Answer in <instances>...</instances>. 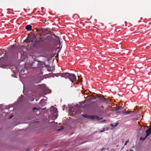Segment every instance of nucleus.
I'll return each mask as SVG.
<instances>
[{
    "label": "nucleus",
    "mask_w": 151,
    "mask_h": 151,
    "mask_svg": "<svg viewBox=\"0 0 151 151\" xmlns=\"http://www.w3.org/2000/svg\"><path fill=\"white\" fill-rule=\"evenodd\" d=\"M45 63V62L40 61L34 60L32 63V67L33 68H41L43 67Z\"/></svg>",
    "instance_id": "nucleus-1"
},
{
    "label": "nucleus",
    "mask_w": 151,
    "mask_h": 151,
    "mask_svg": "<svg viewBox=\"0 0 151 151\" xmlns=\"http://www.w3.org/2000/svg\"><path fill=\"white\" fill-rule=\"evenodd\" d=\"M64 78H68L72 83H74L76 82V78L75 75L73 73H65L64 75Z\"/></svg>",
    "instance_id": "nucleus-2"
},
{
    "label": "nucleus",
    "mask_w": 151,
    "mask_h": 151,
    "mask_svg": "<svg viewBox=\"0 0 151 151\" xmlns=\"http://www.w3.org/2000/svg\"><path fill=\"white\" fill-rule=\"evenodd\" d=\"M50 111L51 114H52V117L56 119L58 117V111L56 107L52 106L50 108Z\"/></svg>",
    "instance_id": "nucleus-3"
},
{
    "label": "nucleus",
    "mask_w": 151,
    "mask_h": 151,
    "mask_svg": "<svg viewBox=\"0 0 151 151\" xmlns=\"http://www.w3.org/2000/svg\"><path fill=\"white\" fill-rule=\"evenodd\" d=\"M90 119L92 120L98 121L99 120L100 117L96 115H93L90 116Z\"/></svg>",
    "instance_id": "nucleus-4"
},
{
    "label": "nucleus",
    "mask_w": 151,
    "mask_h": 151,
    "mask_svg": "<svg viewBox=\"0 0 151 151\" xmlns=\"http://www.w3.org/2000/svg\"><path fill=\"white\" fill-rule=\"evenodd\" d=\"M54 56V55H52L50 53H49L45 54L43 57L46 58L48 59H49L53 57Z\"/></svg>",
    "instance_id": "nucleus-5"
},
{
    "label": "nucleus",
    "mask_w": 151,
    "mask_h": 151,
    "mask_svg": "<svg viewBox=\"0 0 151 151\" xmlns=\"http://www.w3.org/2000/svg\"><path fill=\"white\" fill-rule=\"evenodd\" d=\"M145 132L146 133V137H147L148 136L150 135L151 134V126L147 129L146 131Z\"/></svg>",
    "instance_id": "nucleus-6"
},
{
    "label": "nucleus",
    "mask_w": 151,
    "mask_h": 151,
    "mask_svg": "<svg viewBox=\"0 0 151 151\" xmlns=\"http://www.w3.org/2000/svg\"><path fill=\"white\" fill-rule=\"evenodd\" d=\"M65 74V73H58L55 74V76L58 77L59 76H61L62 77L64 78V75Z\"/></svg>",
    "instance_id": "nucleus-7"
},
{
    "label": "nucleus",
    "mask_w": 151,
    "mask_h": 151,
    "mask_svg": "<svg viewBox=\"0 0 151 151\" xmlns=\"http://www.w3.org/2000/svg\"><path fill=\"white\" fill-rule=\"evenodd\" d=\"M25 29L27 31H30L32 30V26L30 25H27L26 26Z\"/></svg>",
    "instance_id": "nucleus-8"
},
{
    "label": "nucleus",
    "mask_w": 151,
    "mask_h": 151,
    "mask_svg": "<svg viewBox=\"0 0 151 151\" xmlns=\"http://www.w3.org/2000/svg\"><path fill=\"white\" fill-rule=\"evenodd\" d=\"M46 39L45 37H41L39 38V40L40 43H42Z\"/></svg>",
    "instance_id": "nucleus-9"
},
{
    "label": "nucleus",
    "mask_w": 151,
    "mask_h": 151,
    "mask_svg": "<svg viewBox=\"0 0 151 151\" xmlns=\"http://www.w3.org/2000/svg\"><path fill=\"white\" fill-rule=\"evenodd\" d=\"M35 98V96L33 95H32V96L29 97V100L31 101H33Z\"/></svg>",
    "instance_id": "nucleus-10"
},
{
    "label": "nucleus",
    "mask_w": 151,
    "mask_h": 151,
    "mask_svg": "<svg viewBox=\"0 0 151 151\" xmlns=\"http://www.w3.org/2000/svg\"><path fill=\"white\" fill-rule=\"evenodd\" d=\"M83 116L85 118H89L90 119V116H88L86 114H84L83 115Z\"/></svg>",
    "instance_id": "nucleus-11"
},
{
    "label": "nucleus",
    "mask_w": 151,
    "mask_h": 151,
    "mask_svg": "<svg viewBox=\"0 0 151 151\" xmlns=\"http://www.w3.org/2000/svg\"><path fill=\"white\" fill-rule=\"evenodd\" d=\"M147 137H146V136H145V137L144 138H143L142 137H141V138H140V140H142V141H144Z\"/></svg>",
    "instance_id": "nucleus-12"
},
{
    "label": "nucleus",
    "mask_w": 151,
    "mask_h": 151,
    "mask_svg": "<svg viewBox=\"0 0 151 151\" xmlns=\"http://www.w3.org/2000/svg\"><path fill=\"white\" fill-rule=\"evenodd\" d=\"M122 107L121 106H119L117 107V108L115 110H118L119 109H122Z\"/></svg>",
    "instance_id": "nucleus-13"
},
{
    "label": "nucleus",
    "mask_w": 151,
    "mask_h": 151,
    "mask_svg": "<svg viewBox=\"0 0 151 151\" xmlns=\"http://www.w3.org/2000/svg\"><path fill=\"white\" fill-rule=\"evenodd\" d=\"M23 97L24 96L22 95L21 96L19 97V99L20 101H22V99L23 98Z\"/></svg>",
    "instance_id": "nucleus-14"
},
{
    "label": "nucleus",
    "mask_w": 151,
    "mask_h": 151,
    "mask_svg": "<svg viewBox=\"0 0 151 151\" xmlns=\"http://www.w3.org/2000/svg\"><path fill=\"white\" fill-rule=\"evenodd\" d=\"M44 89V90H46L47 92H48V91L49 90V88L48 87H45Z\"/></svg>",
    "instance_id": "nucleus-15"
},
{
    "label": "nucleus",
    "mask_w": 151,
    "mask_h": 151,
    "mask_svg": "<svg viewBox=\"0 0 151 151\" xmlns=\"http://www.w3.org/2000/svg\"><path fill=\"white\" fill-rule=\"evenodd\" d=\"M118 124H119V123H117L116 124H115L114 126H112L113 124H111V126H112V127H115L117 126L118 125Z\"/></svg>",
    "instance_id": "nucleus-16"
},
{
    "label": "nucleus",
    "mask_w": 151,
    "mask_h": 151,
    "mask_svg": "<svg viewBox=\"0 0 151 151\" xmlns=\"http://www.w3.org/2000/svg\"><path fill=\"white\" fill-rule=\"evenodd\" d=\"M130 112V111H126V112H124L123 111H122V114H129Z\"/></svg>",
    "instance_id": "nucleus-17"
},
{
    "label": "nucleus",
    "mask_w": 151,
    "mask_h": 151,
    "mask_svg": "<svg viewBox=\"0 0 151 151\" xmlns=\"http://www.w3.org/2000/svg\"><path fill=\"white\" fill-rule=\"evenodd\" d=\"M32 110L34 111H35V110H38V109L36 107H34L33 108Z\"/></svg>",
    "instance_id": "nucleus-18"
},
{
    "label": "nucleus",
    "mask_w": 151,
    "mask_h": 151,
    "mask_svg": "<svg viewBox=\"0 0 151 151\" xmlns=\"http://www.w3.org/2000/svg\"><path fill=\"white\" fill-rule=\"evenodd\" d=\"M24 41L26 42L27 43H29V40H28L27 38L25 39L24 40Z\"/></svg>",
    "instance_id": "nucleus-19"
},
{
    "label": "nucleus",
    "mask_w": 151,
    "mask_h": 151,
    "mask_svg": "<svg viewBox=\"0 0 151 151\" xmlns=\"http://www.w3.org/2000/svg\"><path fill=\"white\" fill-rule=\"evenodd\" d=\"M35 43H39V40H36L35 41Z\"/></svg>",
    "instance_id": "nucleus-20"
},
{
    "label": "nucleus",
    "mask_w": 151,
    "mask_h": 151,
    "mask_svg": "<svg viewBox=\"0 0 151 151\" xmlns=\"http://www.w3.org/2000/svg\"><path fill=\"white\" fill-rule=\"evenodd\" d=\"M40 80H38L37 81H35L34 83H39L40 82Z\"/></svg>",
    "instance_id": "nucleus-21"
},
{
    "label": "nucleus",
    "mask_w": 151,
    "mask_h": 151,
    "mask_svg": "<svg viewBox=\"0 0 151 151\" xmlns=\"http://www.w3.org/2000/svg\"><path fill=\"white\" fill-rule=\"evenodd\" d=\"M129 140H127L126 142H125V144H124V145H127V142H129Z\"/></svg>",
    "instance_id": "nucleus-22"
},
{
    "label": "nucleus",
    "mask_w": 151,
    "mask_h": 151,
    "mask_svg": "<svg viewBox=\"0 0 151 151\" xmlns=\"http://www.w3.org/2000/svg\"><path fill=\"white\" fill-rule=\"evenodd\" d=\"M13 116V115H12L11 116H9V119H11L12 117Z\"/></svg>",
    "instance_id": "nucleus-23"
},
{
    "label": "nucleus",
    "mask_w": 151,
    "mask_h": 151,
    "mask_svg": "<svg viewBox=\"0 0 151 151\" xmlns=\"http://www.w3.org/2000/svg\"><path fill=\"white\" fill-rule=\"evenodd\" d=\"M65 105H63V110H65Z\"/></svg>",
    "instance_id": "nucleus-24"
},
{
    "label": "nucleus",
    "mask_w": 151,
    "mask_h": 151,
    "mask_svg": "<svg viewBox=\"0 0 151 151\" xmlns=\"http://www.w3.org/2000/svg\"><path fill=\"white\" fill-rule=\"evenodd\" d=\"M116 112L117 113H119L120 112H121L122 113V111H118V110H116Z\"/></svg>",
    "instance_id": "nucleus-25"
},
{
    "label": "nucleus",
    "mask_w": 151,
    "mask_h": 151,
    "mask_svg": "<svg viewBox=\"0 0 151 151\" xmlns=\"http://www.w3.org/2000/svg\"><path fill=\"white\" fill-rule=\"evenodd\" d=\"M29 43H30V42L33 43L34 42L33 40H29Z\"/></svg>",
    "instance_id": "nucleus-26"
},
{
    "label": "nucleus",
    "mask_w": 151,
    "mask_h": 151,
    "mask_svg": "<svg viewBox=\"0 0 151 151\" xmlns=\"http://www.w3.org/2000/svg\"><path fill=\"white\" fill-rule=\"evenodd\" d=\"M104 149H105V148H101V151H104Z\"/></svg>",
    "instance_id": "nucleus-27"
},
{
    "label": "nucleus",
    "mask_w": 151,
    "mask_h": 151,
    "mask_svg": "<svg viewBox=\"0 0 151 151\" xmlns=\"http://www.w3.org/2000/svg\"><path fill=\"white\" fill-rule=\"evenodd\" d=\"M104 131V129L102 130H101L100 131V132H103Z\"/></svg>",
    "instance_id": "nucleus-28"
},
{
    "label": "nucleus",
    "mask_w": 151,
    "mask_h": 151,
    "mask_svg": "<svg viewBox=\"0 0 151 151\" xmlns=\"http://www.w3.org/2000/svg\"><path fill=\"white\" fill-rule=\"evenodd\" d=\"M63 128H63V127L61 129H58V131H60V130H61V129H63Z\"/></svg>",
    "instance_id": "nucleus-29"
},
{
    "label": "nucleus",
    "mask_w": 151,
    "mask_h": 151,
    "mask_svg": "<svg viewBox=\"0 0 151 151\" xmlns=\"http://www.w3.org/2000/svg\"><path fill=\"white\" fill-rule=\"evenodd\" d=\"M100 109H103V107L102 106H101L100 107Z\"/></svg>",
    "instance_id": "nucleus-30"
},
{
    "label": "nucleus",
    "mask_w": 151,
    "mask_h": 151,
    "mask_svg": "<svg viewBox=\"0 0 151 151\" xmlns=\"http://www.w3.org/2000/svg\"><path fill=\"white\" fill-rule=\"evenodd\" d=\"M106 120H103V121H101V122H106Z\"/></svg>",
    "instance_id": "nucleus-31"
},
{
    "label": "nucleus",
    "mask_w": 151,
    "mask_h": 151,
    "mask_svg": "<svg viewBox=\"0 0 151 151\" xmlns=\"http://www.w3.org/2000/svg\"><path fill=\"white\" fill-rule=\"evenodd\" d=\"M23 93L24 94V95H25V92H24V89L23 90Z\"/></svg>",
    "instance_id": "nucleus-32"
},
{
    "label": "nucleus",
    "mask_w": 151,
    "mask_h": 151,
    "mask_svg": "<svg viewBox=\"0 0 151 151\" xmlns=\"http://www.w3.org/2000/svg\"><path fill=\"white\" fill-rule=\"evenodd\" d=\"M3 58H4V57H2L1 58H0V60H1V59Z\"/></svg>",
    "instance_id": "nucleus-33"
},
{
    "label": "nucleus",
    "mask_w": 151,
    "mask_h": 151,
    "mask_svg": "<svg viewBox=\"0 0 151 151\" xmlns=\"http://www.w3.org/2000/svg\"><path fill=\"white\" fill-rule=\"evenodd\" d=\"M56 37L58 38L59 39V37L58 36H56Z\"/></svg>",
    "instance_id": "nucleus-34"
},
{
    "label": "nucleus",
    "mask_w": 151,
    "mask_h": 151,
    "mask_svg": "<svg viewBox=\"0 0 151 151\" xmlns=\"http://www.w3.org/2000/svg\"><path fill=\"white\" fill-rule=\"evenodd\" d=\"M103 119V118H100L99 120H101V119Z\"/></svg>",
    "instance_id": "nucleus-35"
},
{
    "label": "nucleus",
    "mask_w": 151,
    "mask_h": 151,
    "mask_svg": "<svg viewBox=\"0 0 151 151\" xmlns=\"http://www.w3.org/2000/svg\"><path fill=\"white\" fill-rule=\"evenodd\" d=\"M35 37H36V36H35H35H34V38H35Z\"/></svg>",
    "instance_id": "nucleus-36"
},
{
    "label": "nucleus",
    "mask_w": 151,
    "mask_h": 151,
    "mask_svg": "<svg viewBox=\"0 0 151 151\" xmlns=\"http://www.w3.org/2000/svg\"><path fill=\"white\" fill-rule=\"evenodd\" d=\"M6 53H5L4 55V56H6Z\"/></svg>",
    "instance_id": "nucleus-37"
},
{
    "label": "nucleus",
    "mask_w": 151,
    "mask_h": 151,
    "mask_svg": "<svg viewBox=\"0 0 151 151\" xmlns=\"http://www.w3.org/2000/svg\"><path fill=\"white\" fill-rule=\"evenodd\" d=\"M12 76H13V77H14V76H13V75H12Z\"/></svg>",
    "instance_id": "nucleus-38"
},
{
    "label": "nucleus",
    "mask_w": 151,
    "mask_h": 151,
    "mask_svg": "<svg viewBox=\"0 0 151 151\" xmlns=\"http://www.w3.org/2000/svg\"><path fill=\"white\" fill-rule=\"evenodd\" d=\"M131 151H133V150H131Z\"/></svg>",
    "instance_id": "nucleus-39"
},
{
    "label": "nucleus",
    "mask_w": 151,
    "mask_h": 151,
    "mask_svg": "<svg viewBox=\"0 0 151 151\" xmlns=\"http://www.w3.org/2000/svg\"><path fill=\"white\" fill-rule=\"evenodd\" d=\"M46 20H45V22H46Z\"/></svg>",
    "instance_id": "nucleus-40"
}]
</instances>
